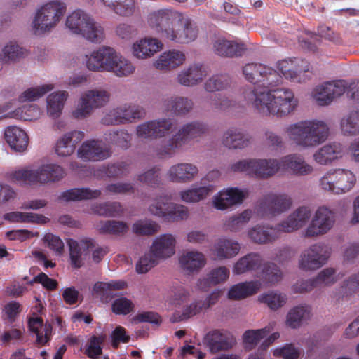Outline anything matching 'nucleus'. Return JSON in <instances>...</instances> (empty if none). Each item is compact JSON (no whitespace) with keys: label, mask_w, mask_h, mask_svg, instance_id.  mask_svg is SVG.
Here are the masks:
<instances>
[{"label":"nucleus","mask_w":359,"mask_h":359,"mask_svg":"<svg viewBox=\"0 0 359 359\" xmlns=\"http://www.w3.org/2000/svg\"><path fill=\"white\" fill-rule=\"evenodd\" d=\"M279 72L266 66L263 71L259 86L248 88L243 92L245 100L259 114L283 118L292 114L299 106V99L294 93L287 88L269 89L281 82Z\"/></svg>","instance_id":"1"},{"label":"nucleus","mask_w":359,"mask_h":359,"mask_svg":"<svg viewBox=\"0 0 359 359\" xmlns=\"http://www.w3.org/2000/svg\"><path fill=\"white\" fill-rule=\"evenodd\" d=\"M149 27L163 38L175 43H187L197 36V29L191 20L171 10H159L151 13Z\"/></svg>","instance_id":"2"},{"label":"nucleus","mask_w":359,"mask_h":359,"mask_svg":"<svg viewBox=\"0 0 359 359\" xmlns=\"http://www.w3.org/2000/svg\"><path fill=\"white\" fill-rule=\"evenodd\" d=\"M83 65L93 72H109L117 77L131 76L135 71L132 61L109 46L96 48L84 55Z\"/></svg>","instance_id":"3"},{"label":"nucleus","mask_w":359,"mask_h":359,"mask_svg":"<svg viewBox=\"0 0 359 359\" xmlns=\"http://www.w3.org/2000/svg\"><path fill=\"white\" fill-rule=\"evenodd\" d=\"M285 133L288 139L297 146L310 148L322 144L327 139L329 127L323 120H304L287 126Z\"/></svg>","instance_id":"4"},{"label":"nucleus","mask_w":359,"mask_h":359,"mask_svg":"<svg viewBox=\"0 0 359 359\" xmlns=\"http://www.w3.org/2000/svg\"><path fill=\"white\" fill-rule=\"evenodd\" d=\"M66 11V4L60 0H50L39 6L32 22L34 34L41 36L50 33L62 20Z\"/></svg>","instance_id":"5"},{"label":"nucleus","mask_w":359,"mask_h":359,"mask_svg":"<svg viewBox=\"0 0 359 359\" xmlns=\"http://www.w3.org/2000/svg\"><path fill=\"white\" fill-rule=\"evenodd\" d=\"M66 173L63 168L55 163L42 164L37 168L29 167L15 170L11 174L12 180L25 184H46L64 178Z\"/></svg>","instance_id":"6"},{"label":"nucleus","mask_w":359,"mask_h":359,"mask_svg":"<svg viewBox=\"0 0 359 359\" xmlns=\"http://www.w3.org/2000/svg\"><path fill=\"white\" fill-rule=\"evenodd\" d=\"M69 32L79 35L92 43H101L104 39V32L101 25L81 10L69 13L65 22Z\"/></svg>","instance_id":"7"},{"label":"nucleus","mask_w":359,"mask_h":359,"mask_svg":"<svg viewBox=\"0 0 359 359\" xmlns=\"http://www.w3.org/2000/svg\"><path fill=\"white\" fill-rule=\"evenodd\" d=\"M205 124L194 121L184 125L177 134L156 148L157 154L161 158H170L184 149L191 140L206 130Z\"/></svg>","instance_id":"8"},{"label":"nucleus","mask_w":359,"mask_h":359,"mask_svg":"<svg viewBox=\"0 0 359 359\" xmlns=\"http://www.w3.org/2000/svg\"><path fill=\"white\" fill-rule=\"evenodd\" d=\"M189 292L182 286H177L172 290L171 294L165 299V304L168 310L175 311L170 318L172 322L189 319L204 311L199 299L193 301L181 309V306L189 299Z\"/></svg>","instance_id":"9"},{"label":"nucleus","mask_w":359,"mask_h":359,"mask_svg":"<svg viewBox=\"0 0 359 359\" xmlns=\"http://www.w3.org/2000/svg\"><path fill=\"white\" fill-rule=\"evenodd\" d=\"M281 168L280 160L276 158L243 159L231 164L233 172H243L260 180H266L274 176Z\"/></svg>","instance_id":"10"},{"label":"nucleus","mask_w":359,"mask_h":359,"mask_svg":"<svg viewBox=\"0 0 359 359\" xmlns=\"http://www.w3.org/2000/svg\"><path fill=\"white\" fill-rule=\"evenodd\" d=\"M336 223V212L327 205L319 206L311 217L310 222L303 231L305 238H317L329 233Z\"/></svg>","instance_id":"11"},{"label":"nucleus","mask_w":359,"mask_h":359,"mask_svg":"<svg viewBox=\"0 0 359 359\" xmlns=\"http://www.w3.org/2000/svg\"><path fill=\"white\" fill-rule=\"evenodd\" d=\"M292 205L290 196L285 193H269L263 196L255 208L261 218H271L288 210Z\"/></svg>","instance_id":"12"},{"label":"nucleus","mask_w":359,"mask_h":359,"mask_svg":"<svg viewBox=\"0 0 359 359\" xmlns=\"http://www.w3.org/2000/svg\"><path fill=\"white\" fill-rule=\"evenodd\" d=\"M109 93L102 88L91 89L83 93L72 111V116L78 119L89 116L95 109L102 107L109 102Z\"/></svg>","instance_id":"13"},{"label":"nucleus","mask_w":359,"mask_h":359,"mask_svg":"<svg viewBox=\"0 0 359 359\" xmlns=\"http://www.w3.org/2000/svg\"><path fill=\"white\" fill-rule=\"evenodd\" d=\"M153 215L172 220H184L189 217V210L185 205L170 202L165 196L156 198L149 207Z\"/></svg>","instance_id":"14"},{"label":"nucleus","mask_w":359,"mask_h":359,"mask_svg":"<svg viewBox=\"0 0 359 359\" xmlns=\"http://www.w3.org/2000/svg\"><path fill=\"white\" fill-rule=\"evenodd\" d=\"M329 256L323 245L313 244L302 252L298 260V266L304 271L318 270L326 264Z\"/></svg>","instance_id":"15"},{"label":"nucleus","mask_w":359,"mask_h":359,"mask_svg":"<svg viewBox=\"0 0 359 359\" xmlns=\"http://www.w3.org/2000/svg\"><path fill=\"white\" fill-rule=\"evenodd\" d=\"M144 114L142 107L126 104L111 109L102 118V122L107 125L126 123L143 117Z\"/></svg>","instance_id":"16"},{"label":"nucleus","mask_w":359,"mask_h":359,"mask_svg":"<svg viewBox=\"0 0 359 359\" xmlns=\"http://www.w3.org/2000/svg\"><path fill=\"white\" fill-rule=\"evenodd\" d=\"M163 47V43L159 39L146 36L137 39L133 43L131 54L137 60H149L161 52Z\"/></svg>","instance_id":"17"},{"label":"nucleus","mask_w":359,"mask_h":359,"mask_svg":"<svg viewBox=\"0 0 359 359\" xmlns=\"http://www.w3.org/2000/svg\"><path fill=\"white\" fill-rule=\"evenodd\" d=\"M175 123L171 118H159L144 122L137 127V136L141 139H156L168 135Z\"/></svg>","instance_id":"18"},{"label":"nucleus","mask_w":359,"mask_h":359,"mask_svg":"<svg viewBox=\"0 0 359 359\" xmlns=\"http://www.w3.org/2000/svg\"><path fill=\"white\" fill-rule=\"evenodd\" d=\"M248 194V191L245 189L238 187L223 189L213 196L212 204L217 210H225L234 205L241 204Z\"/></svg>","instance_id":"19"},{"label":"nucleus","mask_w":359,"mask_h":359,"mask_svg":"<svg viewBox=\"0 0 359 359\" xmlns=\"http://www.w3.org/2000/svg\"><path fill=\"white\" fill-rule=\"evenodd\" d=\"M311 211L308 206H300L295 209L288 217L277 225L280 232L292 233L303 228L309 221Z\"/></svg>","instance_id":"20"},{"label":"nucleus","mask_w":359,"mask_h":359,"mask_svg":"<svg viewBox=\"0 0 359 359\" xmlns=\"http://www.w3.org/2000/svg\"><path fill=\"white\" fill-rule=\"evenodd\" d=\"M208 74V67L201 63L194 62L180 70L176 79L183 86L193 87L201 83Z\"/></svg>","instance_id":"21"},{"label":"nucleus","mask_w":359,"mask_h":359,"mask_svg":"<svg viewBox=\"0 0 359 359\" xmlns=\"http://www.w3.org/2000/svg\"><path fill=\"white\" fill-rule=\"evenodd\" d=\"M109 150L102 141L91 140L84 141L77 151L79 158L83 161H99L110 156Z\"/></svg>","instance_id":"22"},{"label":"nucleus","mask_w":359,"mask_h":359,"mask_svg":"<svg viewBox=\"0 0 359 359\" xmlns=\"http://www.w3.org/2000/svg\"><path fill=\"white\" fill-rule=\"evenodd\" d=\"M185 53L172 48L162 52L153 62V66L159 71L170 72L182 66L186 61Z\"/></svg>","instance_id":"23"},{"label":"nucleus","mask_w":359,"mask_h":359,"mask_svg":"<svg viewBox=\"0 0 359 359\" xmlns=\"http://www.w3.org/2000/svg\"><path fill=\"white\" fill-rule=\"evenodd\" d=\"M176 238L171 233L161 234L156 236L150 247V251L154 257L165 259L171 257L176 252Z\"/></svg>","instance_id":"24"},{"label":"nucleus","mask_w":359,"mask_h":359,"mask_svg":"<svg viewBox=\"0 0 359 359\" xmlns=\"http://www.w3.org/2000/svg\"><path fill=\"white\" fill-rule=\"evenodd\" d=\"M277 68L282 76L293 82L301 81L300 74L309 70V64L299 58L283 60L277 63Z\"/></svg>","instance_id":"25"},{"label":"nucleus","mask_w":359,"mask_h":359,"mask_svg":"<svg viewBox=\"0 0 359 359\" xmlns=\"http://www.w3.org/2000/svg\"><path fill=\"white\" fill-rule=\"evenodd\" d=\"M4 138L12 151L25 152L28 147L29 136L22 128L16 126H9L4 129Z\"/></svg>","instance_id":"26"},{"label":"nucleus","mask_w":359,"mask_h":359,"mask_svg":"<svg viewBox=\"0 0 359 359\" xmlns=\"http://www.w3.org/2000/svg\"><path fill=\"white\" fill-rule=\"evenodd\" d=\"M198 167L189 163H180L172 165L167 172L168 179L175 183L192 182L198 175Z\"/></svg>","instance_id":"27"},{"label":"nucleus","mask_w":359,"mask_h":359,"mask_svg":"<svg viewBox=\"0 0 359 359\" xmlns=\"http://www.w3.org/2000/svg\"><path fill=\"white\" fill-rule=\"evenodd\" d=\"M264 258L258 252H250L240 257L233 264L232 273L243 275L260 271L264 265Z\"/></svg>","instance_id":"28"},{"label":"nucleus","mask_w":359,"mask_h":359,"mask_svg":"<svg viewBox=\"0 0 359 359\" xmlns=\"http://www.w3.org/2000/svg\"><path fill=\"white\" fill-rule=\"evenodd\" d=\"M178 260L180 268L188 274L198 272L207 262L205 255L196 250H184Z\"/></svg>","instance_id":"29"},{"label":"nucleus","mask_w":359,"mask_h":359,"mask_svg":"<svg viewBox=\"0 0 359 359\" xmlns=\"http://www.w3.org/2000/svg\"><path fill=\"white\" fill-rule=\"evenodd\" d=\"M215 189V186L214 184L199 182L187 189L180 191L179 195L183 202L194 203L205 200Z\"/></svg>","instance_id":"30"},{"label":"nucleus","mask_w":359,"mask_h":359,"mask_svg":"<svg viewBox=\"0 0 359 359\" xmlns=\"http://www.w3.org/2000/svg\"><path fill=\"white\" fill-rule=\"evenodd\" d=\"M240 249L241 246L237 241L222 237L215 242L210 251L215 259L224 260L237 255Z\"/></svg>","instance_id":"31"},{"label":"nucleus","mask_w":359,"mask_h":359,"mask_svg":"<svg viewBox=\"0 0 359 359\" xmlns=\"http://www.w3.org/2000/svg\"><path fill=\"white\" fill-rule=\"evenodd\" d=\"M85 137L82 131L73 130L65 133L57 141L55 145V152L60 156H69L75 151L77 144H79Z\"/></svg>","instance_id":"32"},{"label":"nucleus","mask_w":359,"mask_h":359,"mask_svg":"<svg viewBox=\"0 0 359 359\" xmlns=\"http://www.w3.org/2000/svg\"><path fill=\"white\" fill-rule=\"evenodd\" d=\"M250 142V137L243 130L231 127L223 134L222 143L229 149H242L247 147Z\"/></svg>","instance_id":"33"},{"label":"nucleus","mask_w":359,"mask_h":359,"mask_svg":"<svg viewBox=\"0 0 359 359\" xmlns=\"http://www.w3.org/2000/svg\"><path fill=\"white\" fill-rule=\"evenodd\" d=\"M344 155L343 146L339 143L325 144L317 149L313 155L314 161L320 165L331 164Z\"/></svg>","instance_id":"34"},{"label":"nucleus","mask_w":359,"mask_h":359,"mask_svg":"<svg viewBox=\"0 0 359 359\" xmlns=\"http://www.w3.org/2000/svg\"><path fill=\"white\" fill-rule=\"evenodd\" d=\"M280 161L281 168L290 170L295 175H309L313 171V166L307 163L303 156L297 154L286 155Z\"/></svg>","instance_id":"35"},{"label":"nucleus","mask_w":359,"mask_h":359,"mask_svg":"<svg viewBox=\"0 0 359 359\" xmlns=\"http://www.w3.org/2000/svg\"><path fill=\"white\" fill-rule=\"evenodd\" d=\"M312 316V307L307 304H301L290 309L285 320L287 326L296 329L302 324L311 319Z\"/></svg>","instance_id":"36"},{"label":"nucleus","mask_w":359,"mask_h":359,"mask_svg":"<svg viewBox=\"0 0 359 359\" xmlns=\"http://www.w3.org/2000/svg\"><path fill=\"white\" fill-rule=\"evenodd\" d=\"M262 288L260 280L245 281L232 285L228 291V298L240 300L256 294Z\"/></svg>","instance_id":"37"},{"label":"nucleus","mask_w":359,"mask_h":359,"mask_svg":"<svg viewBox=\"0 0 359 359\" xmlns=\"http://www.w3.org/2000/svg\"><path fill=\"white\" fill-rule=\"evenodd\" d=\"M230 271L224 266H218L210 270L205 277L198 280V287L203 291L210 287L225 283L229 278Z\"/></svg>","instance_id":"38"},{"label":"nucleus","mask_w":359,"mask_h":359,"mask_svg":"<svg viewBox=\"0 0 359 359\" xmlns=\"http://www.w3.org/2000/svg\"><path fill=\"white\" fill-rule=\"evenodd\" d=\"M357 292H359V271L343 281L334 293L333 298L338 302L351 301Z\"/></svg>","instance_id":"39"},{"label":"nucleus","mask_w":359,"mask_h":359,"mask_svg":"<svg viewBox=\"0 0 359 359\" xmlns=\"http://www.w3.org/2000/svg\"><path fill=\"white\" fill-rule=\"evenodd\" d=\"M213 49L216 54L225 56H240L245 50L244 44L232 40L219 37L213 43Z\"/></svg>","instance_id":"40"},{"label":"nucleus","mask_w":359,"mask_h":359,"mask_svg":"<svg viewBox=\"0 0 359 359\" xmlns=\"http://www.w3.org/2000/svg\"><path fill=\"white\" fill-rule=\"evenodd\" d=\"M280 232L276 227L265 225H256L248 230V236L250 240L258 244L268 243L278 238Z\"/></svg>","instance_id":"41"},{"label":"nucleus","mask_w":359,"mask_h":359,"mask_svg":"<svg viewBox=\"0 0 359 359\" xmlns=\"http://www.w3.org/2000/svg\"><path fill=\"white\" fill-rule=\"evenodd\" d=\"M69 96L65 90L50 93L46 98V111L53 119L59 118L62 114L65 103Z\"/></svg>","instance_id":"42"},{"label":"nucleus","mask_w":359,"mask_h":359,"mask_svg":"<svg viewBox=\"0 0 359 359\" xmlns=\"http://www.w3.org/2000/svg\"><path fill=\"white\" fill-rule=\"evenodd\" d=\"M207 339L212 348L221 350L231 348L236 344V339L231 333L224 330H216L207 334Z\"/></svg>","instance_id":"43"},{"label":"nucleus","mask_w":359,"mask_h":359,"mask_svg":"<svg viewBox=\"0 0 359 359\" xmlns=\"http://www.w3.org/2000/svg\"><path fill=\"white\" fill-rule=\"evenodd\" d=\"M29 330L36 337V343L39 345H45L50 339L52 326L49 323L43 324L41 318L35 316L29 318L28 321Z\"/></svg>","instance_id":"44"},{"label":"nucleus","mask_w":359,"mask_h":359,"mask_svg":"<svg viewBox=\"0 0 359 359\" xmlns=\"http://www.w3.org/2000/svg\"><path fill=\"white\" fill-rule=\"evenodd\" d=\"M41 109L37 104H29L8 113L5 117L25 121H34L41 117Z\"/></svg>","instance_id":"45"},{"label":"nucleus","mask_w":359,"mask_h":359,"mask_svg":"<svg viewBox=\"0 0 359 359\" xmlns=\"http://www.w3.org/2000/svg\"><path fill=\"white\" fill-rule=\"evenodd\" d=\"M101 195V191L89 188H74L63 191L60 199L64 201H75L97 198Z\"/></svg>","instance_id":"46"},{"label":"nucleus","mask_w":359,"mask_h":359,"mask_svg":"<svg viewBox=\"0 0 359 359\" xmlns=\"http://www.w3.org/2000/svg\"><path fill=\"white\" fill-rule=\"evenodd\" d=\"M168 111L170 110L177 115H184L193 109L194 102L191 99L185 97H170L164 101Z\"/></svg>","instance_id":"47"},{"label":"nucleus","mask_w":359,"mask_h":359,"mask_svg":"<svg viewBox=\"0 0 359 359\" xmlns=\"http://www.w3.org/2000/svg\"><path fill=\"white\" fill-rule=\"evenodd\" d=\"M339 168H330L318 180V187L323 191L338 195Z\"/></svg>","instance_id":"48"},{"label":"nucleus","mask_w":359,"mask_h":359,"mask_svg":"<svg viewBox=\"0 0 359 359\" xmlns=\"http://www.w3.org/2000/svg\"><path fill=\"white\" fill-rule=\"evenodd\" d=\"M69 247L71 264L75 268H79L83 264V255L92 245L90 241H81L78 243L76 241L70 239L68 241Z\"/></svg>","instance_id":"49"},{"label":"nucleus","mask_w":359,"mask_h":359,"mask_svg":"<svg viewBox=\"0 0 359 359\" xmlns=\"http://www.w3.org/2000/svg\"><path fill=\"white\" fill-rule=\"evenodd\" d=\"M262 271V280H259L263 285L266 286H271L280 282L283 278V273L280 269L272 262H265Z\"/></svg>","instance_id":"50"},{"label":"nucleus","mask_w":359,"mask_h":359,"mask_svg":"<svg viewBox=\"0 0 359 359\" xmlns=\"http://www.w3.org/2000/svg\"><path fill=\"white\" fill-rule=\"evenodd\" d=\"M107 9L116 14L128 16L133 13L134 10V0H99Z\"/></svg>","instance_id":"51"},{"label":"nucleus","mask_w":359,"mask_h":359,"mask_svg":"<svg viewBox=\"0 0 359 359\" xmlns=\"http://www.w3.org/2000/svg\"><path fill=\"white\" fill-rule=\"evenodd\" d=\"M272 329V326L269 325L262 329L245 331L243 335L245 348L249 351L253 349L259 341L264 339Z\"/></svg>","instance_id":"52"},{"label":"nucleus","mask_w":359,"mask_h":359,"mask_svg":"<svg viewBox=\"0 0 359 359\" xmlns=\"http://www.w3.org/2000/svg\"><path fill=\"white\" fill-rule=\"evenodd\" d=\"M252 211L247 209L238 215L226 219L224 223V228L231 232H238L250 220Z\"/></svg>","instance_id":"53"},{"label":"nucleus","mask_w":359,"mask_h":359,"mask_svg":"<svg viewBox=\"0 0 359 359\" xmlns=\"http://www.w3.org/2000/svg\"><path fill=\"white\" fill-rule=\"evenodd\" d=\"M341 129L342 133L347 135L359 133V109L353 110L342 118Z\"/></svg>","instance_id":"54"},{"label":"nucleus","mask_w":359,"mask_h":359,"mask_svg":"<svg viewBox=\"0 0 359 359\" xmlns=\"http://www.w3.org/2000/svg\"><path fill=\"white\" fill-rule=\"evenodd\" d=\"M258 299L271 309L277 310L286 304L287 298L285 294L279 291H269L259 295Z\"/></svg>","instance_id":"55"},{"label":"nucleus","mask_w":359,"mask_h":359,"mask_svg":"<svg viewBox=\"0 0 359 359\" xmlns=\"http://www.w3.org/2000/svg\"><path fill=\"white\" fill-rule=\"evenodd\" d=\"M338 195L350 191L355 185L357 180L355 173L348 169L339 168Z\"/></svg>","instance_id":"56"},{"label":"nucleus","mask_w":359,"mask_h":359,"mask_svg":"<svg viewBox=\"0 0 359 359\" xmlns=\"http://www.w3.org/2000/svg\"><path fill=\"white\" fill-rule=\"evenodd\" d=\"M53 88L54 86L50 83L29 88L18 97V101L20 102L35 101Z\"/></svg>","instance_id":"57"},{"label":"nucleus","mask_w":359,"mask_h":359,"mask_svg":"<svg viewBox=\"0 0 359 359\" xmlns=\"http://www.w3.org/2000/svg\"><path fill=\"white\" fill-rule=\"evenodd\" d=\"M26 50L17 43L11 41L2 48L0 53L1 59L6 62H15L25 56Z\"/></svg>","instance_id":"58"},{"label":"nucleus","mask_w":359,"mask_h":359,"mask_svg":"<svg viewBox=\"0 0 359 359\" xmlns=\"http://www.w3.org/2000/svg\"><path fill=\"white\" fill-rule=\"evenodd\" d=\"M126 283L123 280H111L109 283L98 282L93 287V294L101 298L112 295V291L125 288Z\"/></svg>","instance_id":"59"},{"label":"nucleus","mask_w":359,"mask_h":359,"mask_svg":"<svg viewBox=\"0 0 359 359\" xmlns=\"http://www.w3.org/2000/svg\"><path fill=\"white\" fill-rule=\"evenodd\" d=\"M231 83V79L227 74H215L204 83V88L208 92H215L226 89Z\"/></svg>","instance_id":"60"},{"label":"nucleus","mask_w":359,"mask_h":359,"mask_svg":"<svg viewBox=\"0 0 359 359\" xmlns=\"http://www.w3.org/2000/svg\"><path fill=\"white\" fill-rule=\"evenodd\" d=\"M97 227L102 233L114 235H122L128 230V226L126 222L116 220L101 222Z\"/></svg>","instance_id":"61"},{"label":"nucleus","mask_w":359,"mask_h":359,"mask_svg":"<svg viewBox=\"0 0 359 359\" xmlns=\"http://www.w3.org/2000/svg\"><path fill=\"white\" fill-rule=\"evenodd\" d=\"M265 69L266 66L262 64L250 63L244 66L243 73L247 81L259 85L263 71Z\"/></svg>","instance_id":"62"},{"label":"nucleus","mask_w":359,"mask_h":359,"mask_svg":"<svg viewBox=\"0 0 359 359\" xmlns=\"http://www.w3.org/2000/svg\"><path fill=\"white\" fill-rule=\"evenodd\" d=\"M133 231L138 235L150 236L159 230V225L150 219L138 220L133 224Z\"/></svg>","instance_id":"63"},{"label":"nucleus","mask_w":359,"mask_h":359,"mask_svg":"<svg viewBox=\"0 0 359 359\" xmlns=\"http://www.w3.org/2000/svg\"><path fill=\"white\" fill-rule=\"evenodd\" d=\"M105 339L103 335L92 336L85 351L86 354L92 359H97L102 354V345Z\"/></svg>","instance_id":"64"}]
</instances>
